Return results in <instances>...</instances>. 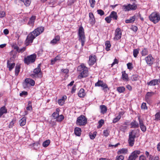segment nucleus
I'll return each instance as SVG.
<instances>
[{
    "label": "nucleus",
    "instance_id": "obj_1",
    "mask_svg": "<svg viewBox=\"0 0 160 160\" xmlns=\"http://www.w3.org/2000/svg\"><path fill=\"white\" fill-rule=\"evenodd\" d=\"M44 30V27H40L36 28L33 31L29 34L25 41L26 45L28 46L30 43H32L35 38L42 33Z\"/></svg>",
    "mask_w": 160,
    "mask_h": 160
},
{
    "label": "nucleus",
    "instance_id": "obj_2",
    "mask_svg": "<svg viewBox=\"0 0 160 160\" xmlns=\"http://www.w3.org/2000/svg\"><path fill=\"white\" fill-rule=\"evenodd\" d=\"M139 129H137L136 130H132L131 132H129L128 142L130 146L132 147L133 146L135 142V138L137 135V132L139 133Z\"/></svg>",
    "mask_w": 160,
    "mask_h": 160
},
{
    "label": "nucleus",
    "instance_id": "obj_3",
    "mask_svg": "<svg viewBox=\"0 0 160 160\" xmlns=\"http://www.w3.org/2000/svg\"><path fill=\"white\" fill-rule=\"evenodd\" d=\"M77 70L80 72V74L78 76L79 78L87 77L88 75V68L83 64L78 67Z\"/></svg>",
    "mask_w": 160,
    "mask_h": 160
},
{
    "label": "nucleus",
    "instance_id": "obj_4",
    "mask_svg": "<svg viewBox=\"0 0 160 160\" xmlns=\"http://www.w3.org/2000/svg\"><path fill=\"white\" fill-rule=\"evenodd\" d=\"M41 64H38L37 67L33 71V73L31 74V76L33 78H41L42 77V72L41 69Z\"/></svg>",
    "mask_w": 160,
    "mask_h": 160
},
{
    "label": "nucleus",
    "instance_id": "obj_5",
    "mask_svg": "<svg viewBox=\"0 0 160 160\" xmlns=\"http://www.w3.org/2000/svg\"><path fill=\"white\" fill-rule=\"evenodd\" d=\"M78 35L79 37L78 39L81 41L82 46L83 47L85 43V37L84 34V29L82 26H80L79 28Z\"/></svg>",
    "mask_w": 160,
    "mask_h": 160
},
{
    "label": "nucleus",
    "instance_id": "obj_6",
    "mask_svg": "<svg viewBox=\"0 0 160 160\" xmlns=\"http://www.w3.org/2000/svg\"><path fill=\"white\" fill-rule=\"evenodd\" d=\"M149 18L151 21L156 24L160 20V14L157 12H153L149 16Z\"/></svg>",
    "mask_w": 160,
    "mask_h": 160
},
{
    "label": "nucleus",
    "instance_id": "obj_7",
    "mask_svg": "<svg viewBox=\"0 0 160 160\" xmlns=\"http://www.w3.org/2000/svg\"><path fill=\"white\" fill-rule=\"evenodd\" d=\"M35 85V81L30 78H26L23 82L22 86L24 89L29 88L31 86H33Z\"/></svg>",
    "mask_w": 160,
    "mask_h": 160
},
{
    "label": "nucleus",
    "instance_id": "obj_8",
    "mask_svg": "<svg viewBox=\"0 0 160 160\" xmlns=\"http://www.w3.org/2000/svg\"><path fill=\"white\" fill-rule=\"evenodd\" d=\"M37 55L35 54H33L29 56H28L27 57L24 59V62L25 63L28 65L30 63L34 62L36 58Z\"/></svg>",
    "mask_w": 160,
    "mask_h": 160
},
{
    "label": "nucleus",
    "instance_id": "obj_9",
    "mask_svg": "<svg viewBox=\"0 0 160 160\" xmlns=\"http://www.w3.org/2000/svg\"><path fill=\"white\" fill-rule=\"evenodd\" d=\"M87 123V118L84 115H81L78 118L76 121V124L78 125L83 126Z\"/></svg>",
    "mask_w": 160,
    "mask_h": 160
},
{
    "label": "nucleus",
    "instance_id": "obj_10",
    "mask_svg": "<svg viewBox=\"0 0 160 160\" xmlns=\"http://www.w3.org/2000/svg\"><path fill=\"white\" fill-rule=\"evenodd\" d=\"M137 5L134 3L133 4H129L127 5H125L122 6V8L125 11H128L131 10H135L137 9Z\"/></svg>",
    "mask_w": 160,
    "mask_h": 160
},
{
    "label": "nucleus",
    "instance_id": "obj_11",
    "mask_svg": "<svg viewBox=\"0 0 160 160\" xmlns=\"http://www.w3.org/2000/svg\"><path fill=\"white\" fill-rule=\"evenodd\" d=\"M140 153V151L139 150H135L131 154L129 157L128 159L129 160H135Z\"/></svg>",
    "mask_w": 160,
    "mask_h": 160
},
{
    "label": "nucleus",
    "instance_id": "obj_12",
    "mask_svg": "<svg viewBox=\"0 0 160 160\" xmlns=\"http://www.w3.org/2000/svg\"><path fill=\"white\" fill-rule=\"evenodd\" d=\"M145 60L147 64L150 66H152L154 62V59L151 54H149L148 56L146 57Z\"/></svg>",
    "mask_w": 160,
    "mask_h": 160
},
{
    "label": "nucleus",
    "instance_id": "obj_13",
    "mask_svg": "<svg viewBox=\"0 0 160 160\" xmlns=\"http://www.w3.org/2000/svg\"><path fill=\"white\" fill-rule=\"evenodd\" d=\"M138 117L139 123V126L141 130L143 132H145L146 131L147 128L146 126L144 125L143 120L140 118V116H138Z\"/></svg>",
    "mask_w": 160,
    "mask_h": 160
},
{
    "label": "nucleus",
    "instance_id": "obj_14",
    "mask_svg": "<svg viewBox=\"0 0 160 160\" xmlns=\"http://www.w3.org/2000/svg\"><path fill=\"white\" fill-rule=\"evenodd\" d=\"M155 94V93L152 92H148L145 96V101L149 104L151 102V97Z\"/></svg>",
    "mask_w": 160,
    "mask_h": 160
},
{
    "label": "nucleus",
    "instance_id": "obj_15",
    "mask_svg": "<svg viewBox=\"0 0 160 160\" xmlns=\"http://www.w3.org/2000/svg\"><path fill=\"white\" fill-rule=\"evenodd\" d=\"M121 36L122 32H121V29L118 28L115 30V35L114 39L117 40H118L121 38Z\"/></svg>",
    "mask_w": 160,
    "mask_h": 160
},
{
    "label": "nucleus",
    "instance_id": "obj_16",
    "mask_svg": "<svg viewBox=\"0 0 160 160\" xmlns=\"http://www.w3.org/2000/svg\"><path fill=\"white\" fill-rule=\"evenodd\" d=\"M160 83V79H154L148 82L147 84L148 86H154L158 85Z\"/></svg>",
    "mask_w": 160,
    "mask_h": 160
},
{
    "label": "nucleus",
    "instance_id": "obj_17",
    "mask_svg": "<svg viewBox=\"0 0 160 160\" xmlns=\"http://www.w3.org/2000/svg\"><path fill=\"white\" fill-rule=\"evenodd\" d=\"M96 57L95 55H90L89 57V59L88 61V63L90 66H92L96 62Z\"/></svg>",
    "mask_w": 160,
    "mask_h": 160
},
{
    "label": "nucleus",
    "instance_id": "obj_18",
    "mask_svg": "<svg viewBox=\"0 0 160 160\" xmlns=\"http://www.w3.org/2000/svg\"><path fill=\"white\" fill-rule=\"evenodd\" d=\"M130 128H137L139 127V123L135 120H133L130 123Z\"/></svg>",
    "mask_w": 160,
    "mask_h": 160
},
{
    "label": "nucleus",
    "instance_id": "obj_19",
    "mask_svg": "<svg viewBox=\"0 0 160 160\" xmlns=\"http://www.w3.org/2000/svg\"><path fill=\"white\" fill-rule=\"evenodd\" d=\"M13 47L14 49L16 50V51L18 53H22L26 49V47H24L21 48H19L18 46L15 45Z\"/></svg>",
    "mask_w": 160,
    "mask_h": 160
},
{
    "label": "nucleus",
    "instance_id": "obj_20",
    "mask_svg": "<svg viewBox=\"0 0 160 160\" xmlns=\"http://www.w3.org/2000/svg\"><path fill=\"white\" fill-rule=\"evenodd\" d=\"M15 65V63H11L9 60L7 62V67L9 68V71H11L14 67Z\"/></svg>",
    "mask_w": 160,
    "mask_h": 160
},
{
    "label": "nucleus",
    "instance_id": "obj_21",
    "mask_svg": "<svg viewBox=\"0 0 160 160\" xmlns=\"http://www.w3.org/2000/svg\"><path fill=\"white\" fill-rule=\"evenodd\" d=\"M89 15L90 18L89 21L90 23L92 25H93L95 22V20L94 16L92 12L89 13Z\"/></svg>",
    "mask_w": 160,
    "mask_h": 160
},
{
    "label": "nucleus",
    "instance_id": "obj_22",
    "mask_svg": "<svg viewBox=\"0 0 160 160\" xmlns=\"http://www.w3.org/2000/svg\"><path fill=\"white\" fill-rule=\"evenodd\" d=\"M109 16L113 20H117L118 18L117 12L114 11L111 12Z\"/></svg>",
    "mask_w": 160,
    "mask_h": 160
},
{
    "label": "nucleus",
    "instance_id": "obj_23",
    "mask_svg": "<svg viewBox=\"0 0 160 160\" xmlns=\"http://www.w3.org/2000/svg\"><path fill=\"white\" fill-rule=\"evenodd\" d=\"M122 79L125 81H128L129 80V78L128 77V74L126 73L125 71L122 72Z\"/></svg>",
    "mask_w": 160,
    "mask_h": 160
},
{
    "label": "nucleus",
    "instance_id": "obj_24",
    "mask_svg": "<svg viewBox=\"0 0 160 160\" xmlns=\"http://www.w3.org/2000/svg\"><path fill=\"white\" fill-rule=\"evenodd\" d=\"M60 40V37L58 35L56 36L51 41L50 43L52 45H54L57 43L58 41Z\"/></svg>",
    "mask_w": 160,
    "mask_h": 160
},
{
    "label": "nucleus",
    "instance_id": "obj_25",
    "mask_svg": "<svg viewBox=\"0 0 160 160\" xmlns=\"http://www.w3.org/2000/svg\"><path fill=\"white\" fill-rule=\"evenodd\" d=\"M81 132V129L80 128L76 127L74 129V133L77 136H80Z\"/></svg>",
    "mask_w": 160,
    "mask_h": 160
},
{
    "label": "nucleus",
    "instance_id": "obj_26",
    "mask_svg": "<svg viewBox=\"0 0 160 160\" xmlns=\"http://www.w3.org/2000/svg\"><path fill=\"white\" fill-rule=\"evenodd\" d=\"M7 112V110L6 109L5 106L1 107L0 109V117H1L3 114L6 113Z\"/></svg>",
    "mask_w": 160,
    "mask_h": 160
},
{
    "label": "nucleus",
    "instance_id": "obj_27",
    "mask_svg": "<svg viewBox=\"0 0 160 160\" xmlns=\"http://www.w3.org/2000/svg\"><path fill=\"white\" fill-rule=\"evenodd\" d=\"M26 118L25 117H23L19 121L20 125L21 126H23L26 123Z\"/></svg>",
    "mask_w": 160,
    "mask_h": 160
},
{
    "label": "nucleus",
    "instance_id": "obj_28",
    "mask_svg": "<svg viewBox=\"0 0 160 160\" xmlns=\"http://www.w3.org/2000/svg\"><path fill=\"white\" fill-rule=\"evenodd\" d=\"M85 94L84 90L83 88H81L78 93V96L80 98H83Z\"/></svg>",
    "mask_w": 160,
    "mask_h": 160
},
{
    "label": "nucleus",
    "instance_id": "obj_29",
    "mask_svg": "<svg viewBox=\"0 0 160 160\" xmlns=\"http://www.w3.org/2000/svg\"><path fill=\"white\" fill-rule=\"evenodd\" d=\"M128 152V149L126 148H123L119 150L117 152V154L120 155L121 154L127 153Z\"/></svg>",
    "mask_w": 160,
    "mask_h": 160
},
{
    "label": "nucleus",
    "instance_id": "obj_30",
    "mask_svg": "<svg viewBox=\"0 0 160 160\" xmlns=\"http://www.w3.org/2000/svg\"><path fill=\"white\" fill-rule=\"evenodd\" d=\"M36 19L35 16H32L29 19V21L28 22V24L30 25H33L35 22V20Z\"/></svg>",
    "mask_w": 160,
    "mask_h": 160
},
{
    "label": "nucleus",
    "instance_id": "obj_31",
    "mask_svg": "<svg viewBox=\"0 0 160 160\" xmlns=\"http://www.w3.org/2000/svg\"><path fill=\"white\" fill-rule=\"evenodd\" d=\"M101 109V112L104 114L107 111V108L104 105H102L100 106Z\"/></svg>",
    "mask_w": 160,
    "mask_h": 160
},
{
    "label": "nucleus",
    "instance_id": "obj_32",
    "mask_svg": "<svg viewBox=\"0 0 160 160\" xmlns=\"http://www.w3.org/2000/svg\"><path fill=\"white\" fill-rule=\"evenodd\" d=\"M135 18L136 16L135 15L131 17L129 19L125 20V22L126 23H132L135 21Z\"/></svg>",
    "mask_w": 160,
    "mask_h": 160
},
{
    "label": "nucleus",
    "instance_id": "obj_33",
    "mask_svg": "<svg viewBox=\"0 0 160 160\" xmlns=\"http://www.w3.org/2000/svg\"><path fill=\"white\" fill-rule=\"evenodd\" d=\"M60 109L57 108L56 109V112H54L52 114V116L54 118L56 119L58 117V116L59 114V112L60 111Z\"/></svg>",
    "mask_w": 160,
    "mask_h": 160
},
{
    "label": "nucleus",
    "instance_id": "obj_34",
    "mask_svg": "<svg viewBox=\"0 0 160 160\" xmlns=\"http://www.w3.org/2000/svg\"><path fill=\"white\" fill-rule=\"evenodd\" d=\"M20 65H17L15 67V74L16 76H18L20 72Z\"/></svg>",
    "mask_w": 160,
    "mask_h": 160
},
{
    "label": "nucleus",
    "instance_id": "obj_35",
    "mask_svg": "<svg viewBox=\"0 0 160 160\" xmlns=\"http://www.w3.org/2000/svg\"><path fill=\"white\" fill-rule=\"evenodd\" d=\"M105 45L106 46V50L107 51H108L109 50L111 46L110 41H107L105 42Z\"/></svg>",
    "mask_w": 160,
    "mask_h": 160
},
{
    "label": "nucleus",
    "instance_id": "obj_36",
    "mask_svg": "<svg viewBox=\"0 0 160 160\" xmlns=\"http://www.w3.org/2000/svg\"><path fill=\"white\" fill-rule=\"evenodd\" d=\"M64 119V117L62 115H58L57 118L56 119V121L58 122H61Z\"/></svg>",
    "mask_w": 160,
    "mask_h": 160
},
{
    "label": "nucleus",
    "instance_id": "obj_37",
    "mask_svg": "<svg viewBox=\"0 0 160 160\" xmlns=\"http://www.w3.org/2000/svg\"><path fill=\"white\" fill-rule=\"evenodd\" d=\"M125 88L123 86L119 87L117 88V91L120 93L123 92L125 91Z\"/></svg>",
    "mask_w": 160,
    "mask_h": 160
},
{
    "label": "nucleus",
    "instance_id": "obj_38",
    "mask_svg": "<svg viewBox=\"0 0 160 160\" xmlns=\"http://www.w3.org/2000/svg\"><path fill=\"white\" fill-rule=\"evenodd\" d=\"M21 1L23 2L24 5L26 7L29 6L31 2V0H22Z\"/></svg>",
    "mask_w": 160,
    "mask_h": 160
},
{
    "label": "nucleus",
    "instance_id": "obj_39",
    "mask_svg": "<svg viewBox=\"0 0 160 160\" xmlns=\"http://www.w3.org/2000/svg\"><path fill=\"white\" fill-rule=\"evenodd\" d=\"M97 133V132H93V133L90 132L89 134L90 139L92 140L94 139Z\"/></svg>",
    "mask_w": 160,
    "mask_h": 160
},
{
    "label": "nucleus",
    "instance_id": "obj_40",
    "mask_svg": "<svg viewBox=\"0 0 160 160\" xmlns=\"http://www.w3.org/2000/svg\"><path fill=\"white\" fill-rule=\"evenodd\" d=\"M148 54V51L147 48H144L142 51L141 54L142 56H145Z\"/></svg>",
    "mask_w": 160,
    "mask_h": 160
},
{
    "label": "nucleus",
    "instance_id": "obj_41",
    "mask_svg": "<svg viewBox=\"0 0 160 160\" xmlns=\"http://www.w3.org/2000/svg\"><path fill=\"white\" fill-rule=\"evenodd\" d=\"M138 76L137 74H134L132 75L131 79L132 81H136L138 80Z\"/></svg>",
    "mask_w": 160,
    "mask_h": 160
},
{
    "label": "nucleus",
    "instance_id": "obj_42",
    "mask_svg": "<svg viewBox=\"0 0 160 160\" xmlns=\"http://www.w3.org/2000/svg\"><path fill=\"white\" fill-rule=\"evenodd\" d=\"M50 140H47L44 142L42 144V146L44 147H46L48 146L50 143Z\"/></svg>",
    "mask_w": 160,
    "mask_h": 160
},
{
    "label": "nucleus",
    "instance_id": "obj_43",
    "mask_svg": "<svg viewBox=\"0 0 160 160\" xmlns=\"http://www.w3.org/2000/svg\"><path fill=\"white\" fill-rule=\"evenodd\" d=\"M139 50L138 49H134L133 50V55L135 58H136L139 53Z\"/></svg>",
    "mask_w": 160,
    "mask_h": 160
},
{
    "label": "nucleus",
    "instance_id": "obj_44",
    "mask_svg": "<svg viewBox=\"0 0 160 160\" xmlns=\"http://www.w3.org/2000/svg\"><path fill=\"white\" fill-rule=\"evenodd\" d=\"M155 120L158 121L160 120V112H157L155 115Z\"/></svg>",
    "mask_w": 160,
    "mask_h": 160
},
{
    "label": "nucleus",
    "instance_id": "obj_45",
    "mask_svg": "<svg viewBox=\"0 0 160 160\" xmlns=\"http://www.w3.org/2000/svg\"><path fill=\"white\" fill-rule=\"evenodd\" d=\"M27 110H32V102L31 101H29L28 103V106L26 108Z\"/></svg>",
    "mask_w": 160,
    "mask_h": 160
},
{
    "label": "nucleus",
    "instance_id": "obj_46",
    "mask_svg": "<svg viewBox=\"0 0 160 160\" xmlns=\"http://www.w3.org/2000/svg\"><path fill=\"white\" fill-rule=\"evenodd\" d=\"M121 118V116L120 115H119L116 118H114L112 122L114 123H115L117 122Z\"/></svg>",
    "mask_w": 160,
    "mask_h": 160
},
{
    "label": "nucleus",
    "instance_id": "obj_47",
    "mask_svg": "<svg viewBox=\"0 0 160 160\" xmlns=\"http://www.w3.org/2000/svg\"><path fill=\"white\" fill-rule=\"evenodd\" d=\"M104 123V120L103 119H101L98 121L99 125L98 126L97 128H101L103 124Z\"/></svg>",
    "mask_w": 160,
    "mask_h": 160
},
{
    "label": "nucleus",
    "instance_id": "obj_48",
    "mask_svg": "<svg viewBox=\"0 0 160 160\" xmlns=\"http://www.w3.org/2000/svg\"><path fill=\"white\" fill-rule=\"evenodd\" d=\"M103 83V82L102 81L98 80V81L95 83V86L96 87H101V86H99V85H102Z\"/></svg>",
    "mask_w": 160,
    "mask_h": 160
},
{
    "label": "nucleus",
    "instance_id": "obj_49",
    "mask_svg": "<svg viewBox=\"0 0 160 160\" xmlns=\"http://www.w3.org/2000/svg\"><path fill=\"white\" fill-rule=\"evenodd\" d=\"M124 157L122 155L117 156L115 160H123Z\"/></svg>",
    "mask_w": 160,
    "mask_h": 160
},
{
    "label": "nucleus",
    "instance_id": "obj_50",
    "mask_svg": "<svg viewBox=\"0 0 160 160\" xmlns=\"http://www.w3.org/2000/svg\"><path fill=\"white\" fill-rule=\"evenodd\" d=\"M98 13L99 14L100 16H102L105 14L104 11L101 9H98L97 11Z\"/></svg>",
    "mask_w": 160,
    "mask_h": 160
},
{
    "label": "nucleus",
    "instance_id": "obj_51",
    "mask_svg": "<svg viewBox=\"0 0 160 160\" xmlns=\"http://www.w3.org/2000/svg\"><path fill=\"white\" fill-rule=\"evenodd\" d=\"M127 68L128 69L132 70L133 68L132 64L131 63H128L127 64Z\"/></svg>",
    "mask_w": 160,
    "mask_h": 160
},
{
    "label": "nucleus",
    "instance_id": "obj_52",
    "mask_svg": "<svg viewBox=\"0 0 160 160\" xmlns=\"http://www.w3.org/2000/svg\"><path fill=\"white\" fill-rule=\"evenodd\" d=\"M89 2L90 4V6L91 7L93 8L94 7L95 1V0H89Z\"/></svg>",
    "mask_w": 160,
    "mask_h": 160
},
{
    "label": "nucleus",
    "instance_id": "obj_53",
    "mask_svg": "<svg viewBox=\"0 0 160 160\" xmlns=\"http://www.w3.org/2000/svg\"><path fill=\"white\" fill-rule=\"evenodd\" d=\"M105 21L108 23H110L111 21L112 20V19L109 16L108 17H106L105 19Z\"/></svg>",
    "mask_w": 160,
    "mask_h": 160
},
{
    "label": "nucleus",
    "instance_id": "obj_54",
    "mask_svg": "<svg viewBox=\"0 0 160 160\" xmlns=\"http://www.w3.org/2000/svg\"><path fill=\"white\" fill-rule=\"evenodd\" d=\"M109 134V131L108 130H104L103 131V135L105 137L108 136Z\"/></svg>",
    "mask_w": 160,
    "mask_h": 160
},
{
    "label": "nucleus",
    "instance_id": "obj_55",
    "mask_svg": "<svg viewBox=\"0 0 160 160\" xmlns=\"http://www.w3.org/2000/svg\"><path fill=\"white\" fill-rule=\"evenodd\" d=\"M141 108L142 109H147L148 108L146 105V103L143 102L141 105Z\"/></svg>",
    "mask_w": 160,
    "mask_h": 160
},
{
    "label": "nucleus",
    "instance_id": "obj_56",
    "mask_svg": "<svg viewBox=\"0 0 160 160\" xmlns=\"http://www.w3.org/2000/svg\"><path fill=\"white\" fill-rule=\"evenodd\" d=\"M28 95V92L26 91H23L20 93V96L21 97L23 96V95L26 96Z\"/></svg>",
    "mask_w": 160,
    "mask_h": 160
},
{
    "label": "nucleus",
    "instance_id": "obj_57",
    "mask_svg": "<svg viewBox=\"0 0 160 160\" xmlns=\"http://www.w3.org/2000/svg\"><path fill=\"white\" fill-rule=\"evenodd\" d=\"M5 15V13L4 11H0V18H3Z\"/></svg>",
    "mask_w": 160,
    "mask_h": 160
},
{
    "label": "nucleus",
    "instance_id": "obj_58",
    "mask_svg": "<svg viewBox=\"0 0 160 160\" xmlns=\"http://www.w3.org/2000/svg\"><path fill=\"white\" fill-rule=\"evenodd\" d=\"M127 127L126 126L122 125L120 127V129L122 131H124L127 129Z\"/></svg>",
    "mask_w": 160,
    "mask_h": 160
},
{
    "label": "nucleus",
    "instance_id": "obj_59",
    "mask_svg": "<svg viewBox=\"0 0 160 160\" xmlns=\"http://www.w3.org/2000/svg\"><path fill=\"white\" fill-rule=\"evenodd\" d=\"M139 160H147L145 157L144 155L140 156L139 158Z\"/></svg>",
    "mask_w": 160,
    "mask_h": 160
},
{
    "label": "nucleus",
    "instance_id": "obj_60",
    "mask_svg": "<svg viewBox=\"0 0 160 160\" xmlns=\"http://www.w3.org/2000/svg\"><path fill=\"white\" fill-rule=\"evenodd\" d=\"M64 101H63L61 99L58 100V103L60 105H62L64 103Z\"/></svg>",
    "mask_w": 160,
    "mask_h": 160
},
{
    "label": "nucleus",
    "instance_id": "obj_61",
    "mask_svg": "<svg viewBox=\"0 0 160 160\" xmlns=\"http://www.w3.org/2000/svg\"><path fill=\"white\" fill-rule=\"evenodd\" d=\"M118 60L116 58H115L114 59V62H113L112 64L111 67H112V66L115 65L116 64H118Z\"/></svg>",
    "mask_w": 160,
    "mask_h": 160
},
{
    "label": "nucleus",
    "instance_id": "obj_62",
    "mask_svg": "<svg viewBox=\"0 0 160 160\" xmlns=\"http://www.w3.org/2000/svg\"><path fill=\"white\" fill-rule=\"evenodd\" d=\"M131 29L134 32H136L138 30V28L135 26H132Z\"/></svg>",
    "mask_w": 160,
    "mask_h": 160
},
{
    "label": "nucleus",
    "instance_id": "obj_63",
    "mask_svg": "<svg viewBox=\"0 0 160 160\" xmlns=\"http://www.w3.org/2000/svg\"><path fill=\"white\" fill-rule=\"evenodd\" d=\"M99 86H101V87H102V89H105L106 88H108V85L105 83H103L101 85H99Z\"/></svg>",
    "mask_w": 160,
    "mask_h": 160
},
{
    "label": "nucleus",
    "instance_id": "obj_64",
    "mask_svg": "<svg viewBox=\"0 0 160 160\" xmlns=\"http://www.w3.org/2000/svg\"><path fill=\"white\" fill-rule=\"evenodd\" d=\"M126 88L129 91H131L132 89V87L130 85H127L126 86Z\"/></svg>",
    "mask_w": 160,
    "mask_h": 160
}]
</instances>
